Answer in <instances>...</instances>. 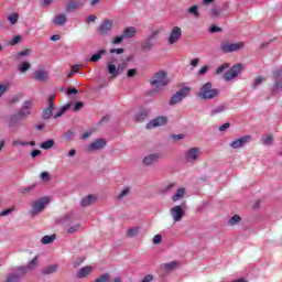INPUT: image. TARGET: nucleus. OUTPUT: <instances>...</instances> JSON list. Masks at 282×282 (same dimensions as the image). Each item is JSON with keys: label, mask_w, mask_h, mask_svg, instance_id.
<instances>
[{"label": "nucleus", "mask_w": 282, "mask_h": 282, "mask_svg": "<svg viewBox=\"0 0 282 282\" xmlns=\"http://www.w3.org/2000/svg\"><path fill=\"white\" fill-rule=\"evenodd\" d=\"M150 85L152 87H155L154 90H152L150 94H153L154 91H160L161 89H164L169 85V77L165 70H159L156 72L151 78H150Z\"/></svg>", "instance_id": "1"}, {"label": "nucleus", "mask_w": 282, "mask_h": 282, "mask_svg": "<svg viewBox=\"0 0 282 282\" xmlns=\"http://www.w3.org/2000/svg\"><path fill=\"white\" fill-rule=\"evenodd\" d=\"M197 96L202 100H210L219 96V89L213 88V84L210 82H207L205 85L200 87V90L197 93Z\"/></svg>", "instance_id": "2"}, {"label": "nucleus", "mask_w": 282, "mask_h": 282, "mask_svg": "<svg viewBox=\"0 0 282 282\" xmlns=\"http://www.w3.org/2000/svg\"><path fill=\"white\" fill-rule=\"evenodd\" d=\"M243 47V42H228V41H223L220 44V50L225 54H230V52H239V50H242Z\"/></svg>", "instance_id": "3"}, {"label": "nucleus", "mask_w": 282, "mask_h": 282, "mask_svg": "<svg viewBox=\"0 0 282 282\" xmlns=\"http://www.w3.org/2000/svg\"><path fill=\"white\" fill-rule=\"evenodd\" d=\"M191 86H185L176 91L170 99V105H177V102H182L183 98H186L191 94Z\"/></svg>", "instance_id": "4"}, {"label": "nucleus", "mask_w": 282, "mask_h": 282, "mask_svg": "<svg viewBox=\"0 0 282 282\" xmlns=\"http://www.w3.org/2000/svg\"><path fill=\"white\" fill-rule=\"evenodd\" d=\"M50 204V196H44L33 203L31 215H39Z\"/></svg>", "instance_id": "5"}, {"label": "nucleus", "mask_w": 282, "mask_h": 282, "mask_svg": "<svg viewBox=\"0 0 282 282\" xmlns=\"http://www.w3.org/2000/svg\"><path fill=\"white\" fill-rule=\"evenodd\" d=\"M242 69H243L242 64L234 65L229 70H227L224 74V79L227 82L234 80V78H237V76H239V74L241 73Z\"/></svg>", "instance_id": "6"}, {"label": "nucleus", "mask_w": 282, "mask_h": 282, "mask_svg": "<svg viewBox=\"0 0 282 282\" xmlns=\"http://www.w3.org/2000/svg\"><path fill=\"white\" fill-rule=\"evenodd\" d=\"M199 155H202V149L191 148L184 153V159L187 162H197Z\"/></svg>", "instance_id": "7"}, {"label": "nucleus", "mask_w": 282, "mask_h": 282, "mask_svg": "<svg viewBox=\"0 0 282 282\" xmlns=\"http://www.w3.org/2000/svg\"><path fill=\"white\" fill-rule=\"evenodd\" d=\"M170 213L174 223L182 221V219H184L185 212L182 205H176L172 207L170 209Z\"/></svg>", "instance_id": "8"}, {"label": "nucleus", "mask_w": 282, "mask_h": 282, "mask_svg": "<svg viewBox=\"0 0 282 282\" xmlns=\"http://www.w3.org/2000/svg\"><path fill=\"white\" fill-rule=\"evenodd\" d=\"M39 267V258H33L26 267H18L15 268V272H19L20 275L23 278L25 276V272H28V270H34L35 268Z\"/></svg>", "instance_id": "9"}, {"label": "nucleus", "mask_w": 282, "mask_h": 282, "mask_svg": "<svg viewBox=\"0 0 282 282\" xmlns=\"http://www.w3.org/2000/svg\"><path fill=\"white\" fill-rule=\"evenodd\" d=\"M107 147V141L105 139H97L86 147L87 153H94V151H100V149H105Z\"/></svg>", "instance_id": "10"}, {"label": "nucleus", "mask_w": 282, "mask_h": 282, "mask_svg": "<svg viewBox=\"0 0 282 282\" xmlns=\"http://www.w3.org/2000/svg\"><path fill=\"white\" fill-rule=\"evenodd\" d=\"M127 69V63H121L116 68V65L108 64V73L112 76V78H117V76H120Z\"/></svg>", "instance_id": "11"}, {"label": "nucleus", "mask_w": 282, "mask_h": 282, "mask_svg": "<svg viewBox=\"0 0 282 282\" xmlns=\"http://www.w3.org/2000/svg\"><path fill=\"white\" fill-rule=\"evenodd\" d=\"M180 39H182V29L180 26H174L170 33L167 43L169 45H175Z\"/></svg>", "instance_id": "12"}, {"label": "nucleus", "mask_w": 282, "mask_h": 282, "mask_svg": "<svg viewBox=\"0 0 282 282\" xmlns=\"http://www.w3.org/2000/svg\"><path fill=\"white\" fill-rule=\"evenodd\" d=\"M169 122V119L166 117H156L155 119H152L148 124L147 129H155L158 127H164Z\"/></svg>", "instance_id": "13"}, {"label": "nucleus", "mask_w": 282, "mask_h": 282, "mask_svg": "<svg viewBox=\"0 0 282 282\" xmlns=\"http://www.w3.org/2000/svg\"><path fill=\"white\" fill-rule=\"evenodd\" d=\"M252 140L251 135H245L241 137L240 139H237L230 143L231 149H241V147H246L248 142Z\"/></svg>", "instance_id": "14"}, {"label": "nucleus", "mask_w": 282, "mask_h": 282, "mask_svg": "<svg viewBox=\"0 0 282 282\" xmlns=\"http://www.w3.org/2000/svg\"><path fill=\"white\" fill-rule=\"evenodd\" d=\"M30 109H32V101L26 100L24 101V107L17 113L22 120H24V118H29L31 116L32 111Z\"/></svg>", "instance_id": "15"}, {"label": "nucleus", "mask_w": 282, "mask_h": 282, "mask_svg": "<svg viewBox=\"0 0 282 282\" xmlns=\"http://www.w3.org/2000/svg\"><path fill=\"white\" fill-rule=\"evenodd\" d=\"M96 202H98V196L89 194L82 199L80 206L87 208V206H91L93 204H96Z\"/></svg>", "instance_id": "16"}, {"label": "nucleus", "mask_w": 282, "mask_h": 282, "mask_svg": "<svg viewBox=\"0 0 282 282\" xmlns=\"http://www.w3.org/2000/svg\"><path fill=\"white\" fill-rule=\"evenodd\" d=\"M162 158L161 153L149 154L143 159L144 166H151V164H155Z\"/></svg>", "instance_id": "17"}, {"label": "nucleus", "mask_w": 282, "mask_h": 282, "mask_svg": "<svg viewBox=\"0 0 282 282\" xmlns=\"http://www.w3.org/2000/svg\"><path fill=\"white\" fill-rule=\"evenodd\" d=\"M113 30V20H106L99 26L100 34H109Z\"/></svg>", "instance_id": "18"}, {"label": "nucleus", "mask_w": 282, "mask_h": 282, "mask_svg": "<svg viewBox=\"0 0 282 282\" xmlns=\"http://www.w3.org/2000/svg\"><path fill=\"white\" fill-rule=\"evenodd\" d=\"M21 120H23L18 113H13L9 117L8 124L10 128L19 127L21 124Z\"/></svg>", "instance_id": "19"}, {"label": "nucleus", "mask_w": 282, "mask_h": 282, "mask_svg": "<svg viewBox=\"0 0 282 282\" xmlns=\"http://www.w3.org/2000/svg\"><path fill=\"white\" fill-rule=\"evenodd\" d=\"M21 279L23 278L20 275V273L14 271L9 273L2 282H21Z\"/></svg>", "instance_id": "20"}, {"label": "nucleus", "mask_w": 282, "mask_h": 282, "mask_svg": "<svg viewBox=\"0 0 282 282\" xmlns=\"http://www.w3.org/2000/svg\"><path fill=\"white\" fill-rule=\"evenodd\" d=\"M94 269L91 267H84L78 270L77 272V279H86V276H89L91 274V271Z\"/></svg>", "instance_id": "21"}, {"label": "nucleus", "mask_w": 282, "mask_h": 282, "mask_svg": "<svg viewBox=\"0 0 282 282\" xmlns=\"http://www.w3.org/2000/svg\"><path fill=\"white\" fill-rule=\"evenodd\" d=\"M185 195H186V189L184 187H181L172 196V202H180V199H184Z\"/></svg>", "instance_id": "22"}, {"label": "nucleus", "mask_w": 282, "mask_h": 282, "mask_svg": "<svg viewBox=\"0 0 282 282\" xmlns=\"http://www.w3.org/2000/svg\"><path fill=\"white\" fill-rule=\"evenodd\" d=\"M34 78H35V80H39V83H43V82L47 80V72L40 69V70L35 72Z\"/></svg>", "instance_id": "23"}, {"label": "nucleus", "mask_w": 282, "mask_h": 282, "mask_svg": "<svg viewBox=\"0 0 282 282\" xmlns=\"http://www.w3.org/2000/svg\"><path fill=\"white\" fill-rule=\"evenodd\" d=\"M135 28L129 26L126 28L122 32L123 39H133L135 36Z\"/></svg>", "instance_id": "24"}, {"label": "nucleus", "mask_w": 282, "mask_h": 282, "mask_svg": "<svg viewBox=\"0 0 282 282\" xmlns=\"http://www.w3.org/2000/svg\"><path fill=\"white\" fill-rule=\"evenodd\" d=\"M58 270V264H50L42 268V274H54Z\"/></svg>", "instance_id": "25"}, {"label": "nucleus", "mask_w": 282, "mask_h": 282, "mask_svg": "<svg viewBox=\"0 0 282 282\" xmlns=\"http://www.w3.org/2000/svg\"><path fill=\"white\" fill-rule=\"evenodd\" d=\"M180 265V263H177V261H172V262H166L162 265L163 270H165L166 272H173V270H175V268H177Z\"/></svg>", "instance_id": "26"}, {"label": "nucleus", "mask_w": 282, "mask_h": 282, "mask_svg": "<svg viewBox=\"0 0 282 282\" xmlns=\"http://www.w3.org/2000/svg\"><path fill=\"white\" fill-rule=\"evenodd\" d=\"M53 23H55L56 25H65V23H67V15H65L64 13L56 15Z\"/></svg>", "instance_id": "27"}, {"label": "nucleus", "mask_w": 282, "mask_h": 282, "mask_svg": "<svg viewBox=\"0 0 282 282\" xmlns=\"http://www.w3.org/2000/svg\"><path fill=\"white\" fill-rule=\"evenodd\" d=\"M104 54H107V51L105 48L99 50L97 54H94L90 57V62L91 63H98V61H100V58H102Z\"/></svg>", "instance_id": "28"}, {"label": "nucleus", "mask_w": 282, "mask_h": 282, "mask_svg": "<svg viewBox=\"0 0 282 282\" xmlns=\"http://www.w3.org/2000/svg\"><path fill=\"white\" fill-rule=\"evenodd\" d=\"M54 241H56V235L44 236L41 239V243H43L44 246H47L50 243H54Z\"/></svg>", "instance_id": "29"}, {"label": "nucleus", "mask_w": 282, "mask_h": 282, "mask_svg": "<svg viewBox=\"0 0 282 282\" xmlns=\"http://www.w3.org/2000/svg\"><path fill=\"white\" fill-rule=\"evenodd\" d=\"M148 117H149V111L140 110L135 116V120L137 122H143V120H147Z\"/></svg>", "instance_id": "30"}, {"label": "nucleus", "mask_w": 282, "mask_h": 282, "mask_svg": "<svg viewBox=\"0 0 282 282\" xmlns=\"http://www.w3.org/2000/svg\"><path fill=\"white\" fill-rule=\"evenodd\" d=\"M41 149H44V151H47L54 147V139L46 140L41 143Z\"/></svg>", "instance_id": "31"}, {"label": "nucleus", "mask_w": 282, "mask_h": 282, "mask_svg": "<svg viewBox=\"0 0 282 282\" xmlns=\"http://www.w3.org/2000/svg\"><path fill=\"white\" fill-rule=\"evenodd\" d=\"M83 4L78 3V2H69L66 6V12H72L74 10H78V8H80Z\"/></svg>", "instance_id": "32"}, {"label": "nucleus", "mask_w": 282, "mask_h": 282, "mask_svg": "<svg viewBox=\"0 0 282 282\" xmlns=\"http://www.w3.org/2000/svg\"><path fill=\"white\" fill-rule=\"evenodd\" d=\"M224 111H226V105L223 104L214 108L210 112V116H217V113H221Z\"/></svg>", "instance_id": "33"}, {"label": "nucleus", "mask_w": 282, "mask_h": 282, "mask_svg": "<svg viewBox=\"0 0 282 282\" xmlns=\"http://www.w3.org/2000/svg\"><path fill=\"white\" fill-rule=\"evenodd\" d=\"M54 111V108H45L42 112V118H44V120H50V118H52V112Z\"/></svg>", "instance_id": "34"}, {"label": "nucleus", "mask_w": 282, "mask_h": 282, "mask_svg": "<svg viewBox=\"0 0 282 282\" xmlns=\"http://www.w3.org/2000/svg\"><path fill=\"white\" fill-rule=\"evenodd\" d=\"M8 21H9V23H11V25H17V22L19 21V13L9 14Z\"/></svg>", "instance_id": "35"}, {"label": "nucleus", "mask_w": 282, "mask_h": 282, "mask_svg": "<svg viewBox=\"0 0 282 282\" xmlns=\"http://www.w3.org/2000/svg\"><path fill=\"white\" fill-rule=\"evenodd\" d=\"M129 193H131V188L130 187L123 188L121 191V193L117 195V199H119V202H122V198L127 197V195H129Z\"/></svg>", "instance_id": "36"}, {"label": "nucleus", "mask_w": 282, "mask_h": 282, "mask_svg": "<svg viewBox=\"0 0 282 282\" xmlns=\"http://www.w3.org/2000/svg\"><path fill=\"white\" fill-rule=\"evenodd\" d=\"M138 232H140L139 227H131L130 229L127 230L128 237H137Z\"/></svg>", "instance_id": "37"}, {"label": "nucleus", "mask_w": 282, "mask_h": 282, "mask_svg": "<svg viewBox=\"0 0 282 282\" xmlns=\"http://www.w3.org/2000/svg\"><path fill=\"white\" fill-rule=\"evenodd\" d=\"M30 67H32V65L28 62H23L20 66H19V70L22 74H25V72H28V69H30Z\"/></svg>", "instance_id": "38"}, {"label": "nucleus", "mask_w": 282, "mask_h": 282, "mask_svg": "<svg viewBox=\"0 0 282 282\" xmlns=\"http://www.w3.org/2000/svg\"><path fill=\"white\" fill-rule=\"evenodd\" d=\"M239 221H241V216L240 215H234L229 219V226H235V225L239 224Z\"/></svg>", "instance_id": "39"}, {"label": "nucleus", "mask_w": 282, "mask_h": 282, "mask_svg": "<svg viewBox=\"0 0 282 282\" xmlns=\"http://www.w3.org/2000/svg\"><path fill=\"white\" fill-rule=\"evenodd\" d=\"M143 50H153V42L151 40L145 39L142 43Z\"/></svg>", "instance_id": "40"}, {"label": "nucleus", "mask_w": 282, "mask_h": 282, "mask_svg": "<svg viewBox=\"0 0 282 282\" xmlns=\"http://www.w3.org/2000/svg\"><path fill=\"white\" fill-rule=\"evenodd\" d=\"M15 207L7 208L0 213V217H8V215H12L14 213Z\"/></svg>", "instance_id": "41"}, {"label": "nucleus", "mask_w": 282, "mask_h": 282, "mask_svg": "<svg viewBox=\"0 0 282 282\" xmlns=\"http://www.w3.org/2000/svg\"><path fill=\"white\" fill-rule=\"evenodd\" d=\"M54 100H56V95H50L47 98V108L54 109Z\"/></svg>", "instance_id": "42"}, {"label": "nucleus", "mask_w": 282, "mask_h": 282, "mask_svg": "<svg viewBox=\"0 0 282 282\" xmlns=\"http://www.w3.org/2000/svg\"><path fill=\"white\" fill-rule=\"evenodd\" d=\"M30 54H32V50L26 48L24 51L17 53L15 58H21L22 56H28Z\"/></svg>", "instance_id": "43"}, {"label": "nucleus", "mask_w": 282, "mask_h": 282, "mask_svg": "<svg viewBox=\"0 0 282 282\" xmlns=\"http://www.w3.org/2000/svg\"><path fill=\"white\" fill-rule=\"evenodd\" d=\"M13 147H28V141H23V140H13L12 142Z\"/></svg>", "instance_id": "44"}, {"label": "nucleus", "mask_w": 282, "mask_h": 282, "mask_svg": "<svg viewBox=\"0 0 282 282\" xmlns=\"http://www.w3.org/2000/svg\"><path fill=\"white\" fill-rule=\"evenodd\" d=\"M263 83V77L261 75H258L252 84L253 89H257L258 85H261Z\"/></svg>", "instance_id": "45"}, {"label": "nucleus", "mask_w": 282, "mask_h": 282, "mask_svg": "<svg viewBox=\"0 0 282 282\" xmlns=\"http://www.w3.org/2000/svg\"><path fill=\"white\" fill-rule=\"evenodd\" d=\"M187 12H188L189 14H194V17H199V11L197 10V6L191 7V8L187 10Z\"/></svg>", "instance_id": "46"}, {"label": "nucleus", "mask_w": 282, "mask_h": 282, "mask_svg": "<svg viewBox=\"0 0 282 282\" xmlns=\"http://www.w3.org/2000/svg\"><path fill=\"white\" fill-rule=\"evenodd\" d=\"M273 140H274V137H272V134H269L262 139V144H272Z\"/></svg>", "instance_id": "47"}, {"label": "nucleus", "mask_w": 282, "mask_h": 282, "mask_svg": "<svg viewBox=\"0 0 282 282\" xmlns=\"http://www.w3.org/2000/svg\"><path fill=\"white\" fill-rule=\"evenodd\" d=\"M228 67H230V64H228V63H226V64H224V65H221V66H219L218 68H217V70H216V74H224V70L225 69H228Z\"/></svg>", "instance_id": "48"}, {"label": "nucleus", "mask_w": 282, "mask_h": 282, "mask_svg": "<svg viewBox=\"0 0 282 282\" xmlns=\"http://www.w3.org/2000/svg\"><path fill=\"white\" fill-rule=\"evenodd\" d=\"M219 14H221V10H219L217 8H213L209 13V15L213 18H217V17H219Z\"/></svg>", "instance_id": "49"}, {"label": "nucleus", "mask_w": 282, "mask_h": 282, "mask_svg": "<svg viewBox=\"0 0 282 282\" xmlns=\"http://www.w3.org/2000/svg\"><path fill=\"white\" fill-rule=\"evenodd\" d=\"M124 36L121 34V35H118V36H116L115 39H113V41H112V43L115 44V45H120V43H122V41H124Z\"/></svg>", "instance_id": "50"}, {"label": "nucleus", "mask_w": 282, "mask_h": 282, "mask_svg": "<svg viewBox=\"0 0 282 282\" xmlns=\"http://www.w3.org/2000/svg\"><path fill=\"white\" fill-rule=\"evenodd\" d=\"M78 230H80V225H75V226H73V227H69L68 230H67V232H68L69 235H74V232H78Z\"/></svg>", "instance_id": "51"}, {"label": "nucleus", "mask_w": 282, "mask_h": 282, "mask_svg": "<svg viewBox=\"0 0 282 282\" xmlns=\"http://www.w3.org/2000/svg\"><path fill=\"white\" fill-rule=\"evenodd\" d=\"M160 243H162V235L159 234L153 237V245L158 246Z\"/></svg>", "instance_id": "52"}, {"label": "nucleus", "mask_w": 282, "mask_h": 282, "mask_svg": "<svg viewBox=\"0 0 282 282\" xmlns=\"http://www.w3.org/2000/svg\"><path fill=\"white\" fill-rule=\"evenodd\" d=\"M8 87H10L8 84L0 85V98L8 91Z\"/></svg>", "instance_id": "53"}, {"label": "nucleus", "mask_w": 282, "mask_h": 282, "mask_svg": "<svg viewBox=\"0 0 282 282\" xmlns=\"http://www.w3.org/2000/svg\"><path fill=\"white\" fill-rule=\"evenodd\" d=\"M21 42V35H15L10 42L9 45H17Z\"/></svg>", "instance_id": "54"}, {"label": "nucleus", "mask_w": 282, "mask_h": 282, "mask_svg": "<svg viewBox=\"0 0 282 282\" xmlns=\"http://www.w3.org/2000/svg\"><path fill=\"white\" fill-rule=\"evenodd\" d=\"M135 74H138V69L135 68H131L127 72V77L128 78H133L135 76Z\"/></svg>", "instance_id": "55"}, {"label": "nucleus", "mask_w": 282, "mask_h": 282, "mask_svg": "<svg viewBox=\"0 0 282 282\" xmlns=\"http://www.w3.org/2000/svg\"><path fill=\"white\" fill-rule=\"evenodd\" d=\"M32 191H34V185H31V186H29V187L22 188V189H21V194H22V195H25V194H28V193H32Z\"/></svg>", "instance_id": "56"}, {"label": "nucleus", "mask_w": 282, "mask_h": 282, "mask_svg": "<svg viewBox=\"0 0 282 282\" xmlns=\"http://www.w3.org/2000/svg\"><path fill=\"white\" fill-rule=\"evenodd\" d=\"M98 19V17H96L95 14H90L87 19H86V23H96V20Z\"/></svg>", "instance_id": "57"}, {"label": "nucleus", "mask_w": 282, "mask_h": 282, "mask_svg": "<svg viewBox=\"0 0 282 282\" xmlns=\"http://www.w3.org/2000/svg\"><path fill=\"white\" fill-rule=\"evenodd\" d=\"M41 178L43 180V182H50V172H42Z\"/></svg>", "instance_id": "58"}, {"label": "nucleus", "mask_w": 282, "mask_h": 282, "mask_svg": "<svg viewBox=\"0 0 282 282\" xmlns=\"http://www.w3.org/2000/svg\"><path fill=\"white\" fill-rule=\"evenodd\" d=\"M209 32H210L212 34H215V33H217V32H223V29L219 28V26H217V25H213V26L209 29Z\"/></svg>", "instance_id": "59"}, {"label": "nucleus", "mask_w": 282, "mask_h": 282, "mask_svg": "<svg viewBox=\"0 0 282 282\" xmlns=\"http://www.w3.org/2000/svg\"><path fill=\"white\" fill-rule=\"evenodd\" d=\"M83 107H85V104H83V101H78L75 104L74 111H80Z\"/></svg>", "instance_id": "60"}, {"label": "nucleus", "mask_w": 282, "mask_h": 282, "mask_svg": "<svg viewBox=\"0 0 282 282\" xmlns=\"http://www.w3.org/2000/svg\"><path fill=\"white\" fill-rule=\"evenodd\" d=\"M226 129H230V122H226L219 127V131L224 132Z\"/></svg>", "instance_id": "61"}, {"label": "nucleus", "mask_w": 282, "mask_h": 282, "mask_svg": "<svg viewBox=\"0 0 282 282\" xmlns=\"http://www.w3.org/2000/svg\"><path fill=\"white\" fill-rule=\"evenodd\" d=\"M172 138L175 142H178V140H184V134H173Z\"/></svg>", "instance_id": "62"}, {"label": "nucleus", "mask_w": 282, "mask_h": 282, "mask_svg": "<svg viewBox=\"0 0 282 282\" xmlns=\"http://www.w3.org/2000/svg\"><path fill=\"white\" fill-rule=\"evenodd\" d=\"M153 281V275L148 274L144 276V279L141 282H152Z\"/></svg>", "instance_id": "63"}, {"label": "nucleus", "mask_w": 282, "mask_h": 282, "mask_svg": "<svg viewBox=\"0 0 282 282\" xmlns=\"http://www.w3.org/2000/svg\"><path fill=\"white\" fill-rule=\"evenodd\" d=\"M274 89L275 90L282 89V79H280L279 82L275 83Z\"/></svg>", "instance_id": "64"}]
</instances>
